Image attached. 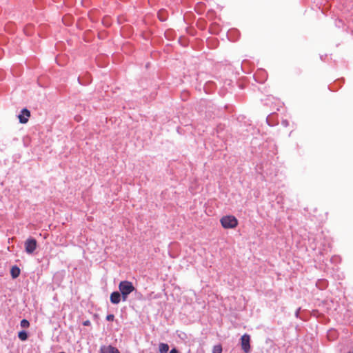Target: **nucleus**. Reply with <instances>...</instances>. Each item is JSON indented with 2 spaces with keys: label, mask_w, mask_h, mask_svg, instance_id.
Segmentation results:
<instances>
[{
  "label": "nucleus",
  "mask_w": 353,
  "mask_h": 353,
  "mask_svg": "<svg viewBox=\"0 0 353 353\" xmlns=\"http://www.w3.org/2000/svg\"><path fill=\"white\" fill-rule=\"evenodd\" d=\"M220 222L223 228L225 229H233L238 225V220L232 215H228L223 216Z\"/></svg>",
  "instance_id": "2"
},
{
  "label": "nucleus",
  "mask_w": 353,
  "mask_h": 353,
  "mask_svg": "<svg viewBox=\"0 0 353 353\" xmlns=\"http://www.w3.org/2000/svg\"><path fill=\"white\" fill-rule=\"evenodd\" d=\"M349 353H353V347L352 350Z\"/></svg>",
  "instance_id": "17"
},
{
  "label": "nucleus",
  "mask_w": 353,
  "mask_h": 353,
  "mask_svg": "<svg viewBox=\"0 0 353 353\" xmlns=\"http://www.w3.org/2000/svg\"><path fill=\"white\" fill-rule=\"evenodd\" d=\"M37 248V241L33 238L28 239L25 242V250L28 254H32Z\"/></svg>",
  "instance_id": "4"
},
{
  "label": "nucleus",
  "mask_w": 353,
  "mask_h": 353,
  "mask_svg": "<svg viewBox=\"0 0 353 353\" xmlns=\"http://www.w3.org/2000/svg\"><path fill=\"white\" fill-rule=\"evenodd\" d=\"M159 19H160L161 21H164V20H165V19H164V18H161V17L160 16V14H159Z\"/></svg>",
  "instance_id": "16"
},
{
  "label": "nucleus",
  "mask_w": 353,
  "mask_h": 353,
  "mask_svg": "<svg viewBox=\"0 0 353 353\" xmlns=\"http://www.w3.org/2000/svg\"><path fill=\"white\" fill-rule=\"evenodd\" d=\"M10 274L13 279H16L20 274V269L17 265H14L12 267Z\"/></svg>",
  "instance_id": "8"
},
{
  "label": "nucleus",
  "mask_w": 353,
  "mask_h": 353,
  "mask_svg": "<svg viewBox=\"0 0 353 353\" xmlns=\"http://www.w3.org/2000/svg\"><path fill=\"white\" fill-rule=\"evenodd\" d=\"M114 319V314H108L106 316V320L108 321H113Z\"/></svg>",
  "instance_id": "13"
},
{
  "label": "nucleus",
  "mask_w": 353,
  "mask_h": 353,
  "mask_svg": "<svg viewBox=\"0 0 353 353\" xmlns=\"http://www.w3.org/2000/svg\"><path fill=\"white\" fill-rule=\"evenodd\" d=\"M110 299L112 303L119 304L121 300H122L121 294L120 292H113L111 293Z\"/></svg>",
  "instance_id": "6"
},
{
  "label": "nucleus",
  "mask_w": 353,
  "mask_h": 353,
  "mask_svg": "<svg viewBox=\"0 0 353 353\" xmlns=\"http://www.w3.org/2000/svg\"><path fill=\"white\" fill-rule=\"evenodd\" d=\"M241 345L244 353L250 352V336L249 334H245L241 336Z\"/></svg>",
  "instance_id": "3"
},
{
  "label": "nucleus",
  "mask_w": 353,
  "mask_h": 353,
  "mask_svg": "<svg viewBox=\"0 0 353 353\" xmlns=\"http://www.w3.org/2000/svg\"><path fill=\"white\" fill-rule=\"evenodd\" d=\"M59 353H65L64 352H59Z\"/></svg>",
  "instance_id": "18"
},
{
  "label": "nucleus",
  "mask_w": 353,
  "mask_h": 353,
  "mask_svg": "<svg viewBox=\"0 0 353 353\" xmlns=\"http://www.w3.org/2000/svg\"><path fill=\"white\" fill-rule=\"evenodd\" d=\"M83 325L84 326H90L91 325V323L89 320H86L85 321L83 322Z\"/></svg>",
  "instance_id": "14"
},
{
  "label": "nucleus",
  "mask_w": 353,
  "mask_h": 353,
  "mask_svg": "<svg viewBox=\"0 0 353 353\" xmlns=\"http://www.w3.org/2000/svg\"><path fill=\"white\" fill-rule=\"evenodd\" d=\"M119 290L121 294L122 301H126L130 293L136 290L132 283L128 281H122L119 284Z\"/></svg>",
  "instance_id": "1"
},
{
  "label": "nucleus",
  "mask_w": 353,
  "mask_h": 353,
  "mask_svg": "<svg viewBox=\"0 0 353 353\" xmlns=\"http://www.w3.org/2000/svg\"><path fill=\"white\" fill-rule=\"evenodd\" d=\"M30 117V112L28 109L23 108L21 111V113L18 116V118H19V122L21 123H26L28 121Z\"/></svg>",
  "instance_id": "5"
},
{
  "label": "nucleus",
  "mask_w": 353,
  "mask_h": 353,
  "mask_svg": "<svg viewBox=\"0 0 353 353\" xmlns=\"http://www.w3.org/2000/svg\"><path fill=\"white\" fill-rule=\"evenodd\" d=\"M20 325L23 328H27L30 326V323L26 319H23L21 321Z\"/></svg>",
  "instance_id": "12"
},
{
  "label": "nucleus",
  "mask_w": 353,
  "mask_h": 353,
  "mask_svg": "<svg viewBox=\"0 0 353 353\" xmlns=\"http://www.w3.org/2000/svg\"><path fill=\"white\" fill-rule=\"evenodd\" d=\"M101 353H120L119 350L112 345L102 346L100 349Z\"/></svg>",
  "instance_id": "7"
},
{
  "label": "nucleus",
  "mask_w": 353,
  "mask_h": 353,
  "mask_svg": "<svg viewBox=\"0 0 353 353\" xmlns=\"http://www.w3.org/2000/svg\"><path fill=\"white\" fill-rule=\"evenodd\" d=\"M222 346L221 345H216L213 347L212 353H221Z\"/></svg>",
  "instance_id": "11"
},
{
  "label": "nucleus",
  "mask_w": 353,
  "mask_h": 353,
  "mask_svg": "<svg viewBox=\"0 0 353 353\" xmlns=\"http://www.w3.org/2000/svg\"><path fill=\"white\" fill-rule=\"evenodd\" d=\"M18 337L20 340L24 341L28 339V335L25 330H21L18 333Z\"/></svg>",
  "instance_id": "10"
},
{
  "label": "nucleus",
  "mask_w": 353,
  "mask_h": 353,
  "mask_svg": "<svg viewBox=\"0 0 353 353\" xmlns=\"http://www.w3.org/2000/svg\"><path fill=\"white\" fill-rule=\"evenodd\" d=\"M170 353H179L176 348H173L170 350Z\"/></svg>",
  "instance_id": "15"
},
{
  "label": "nucleus",
  "mask_w": 353,
  "mask_h": 353,
  "mask_svg": "<svg viewBox=\"0 0 353 353\" xmlns=\"http://www.w3.org/2000/svg\"><path fill=\"white\" fill-rule=\"evenodd\" d=\"M169 350V345L166 343H161L159 344L160 353H167Z\"/></svg>",
  "instance_id": "9"
}]
</instances>
